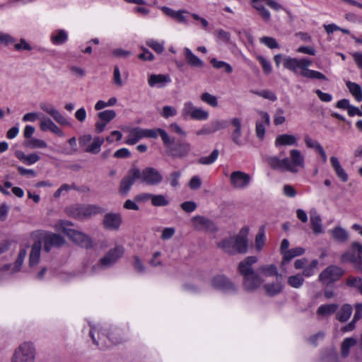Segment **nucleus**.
Listing matches in <instances>:
<instances>
[{
	"label": "nucleus",
	"instance_id": "2f4dec72",
	"mask_svg": "<svg viewBox=\"0 0 362 362\" xmlns=\"http://www.w3.org/2000/svg\"><path fill=\"white\" fill-rule=\"evenodd\" d=\"M352 313V307L349 304H344L337 313L336 318L341 322H346Z\"/></svg>",
	"mask_w": 362,
	"mask_h": 362
},
{
	"label": "nucleus",
	"instance_id": "09e8293b",
	"mask_svg": "<svg viewBox=\"0 0 362 362\" xmlns=\"http://www.w3.org/2000/svg\"><path fill=\"white\" fill-rule=\"evenodd\" d=\"M211 64L215 69H223L227 74H230L233 71V68L229 64L223 61H218L216 58L211 59Z\"/></svg>",
	"mask_w": 362,
	"mask_h": 362
},
{
	"label": "nucleus",
	"instance_id": "1a4fd4ad",
	"mask_svg": "<svg viewBox=\"0 0 362 362\" xmlns=\"http://www.w3.org/2000/svg\"><path fill=\"white\" fill-rule=\"evenodd\" d=\"M252 4L265 21H269L271 17L270 12L264 7L265 4L276 11L284 9L281 4L274 0H252Z\"/></svg>",
	"mask_w": 362,
	"mask_h": 362
},
{
	"label": "nucleus",
	"instance_id": "7c9ffc66",
	"mask_svg": "<svg viewBox=\"0 0 362 362\" xmlns=\"http://www.w3.org/2000/svg\"><path fill=\"white\" fill-rule=\"evenodd\" d=\"M297 139L295 136L291 134H281L279 135L275 140L276 146H293L296 145Z\"/></svg>",
	"mask_w": 362,
	"mask_h": 362
},
{
	"label": "nucleus",
	"instance_id": "9b49d317",
	"mask_svg": "<svg viewBox=\"0 0 362 362\" xmlns=\"http://www.w3.org/2000/svg\"><path fill=\"white\" fill-rule=\"evenodd\" d=\"M344 273V272L341 267L337 265H330L320 274L319 280L324 283L332 284L339 280Z\"/></svg>",
	"mask_w": 362,
	"mask_h": 362
},
{
	"label": "nucleus",
	"instance_id": "c9c22d12",
	"mask_svg": "<svg viewBox=\"0 0 362 362\" xmlns=\"http://www.w3.org/2000/svg\"><path fill=\"white\" fill-rule=\"evenodd\" d=\"M346 86L348 88L351 94L354 97L355 100L358 102L362 100V88L356 83L348 81L346 83Z\"/></svg>",
	"mask_w": 362,
	"mask_h": 362
},
{
	"label": "nucleus",
	"instance_id": "5701e85b",
	"mask_svg": "<svg viewBox=\"0 0 362 362\" xmlns=\"http://www.w3.org/2000/svg\"><path fill=\"white\" fill-rule=\"evenodd\" d=\"M284 287V284L278 280L276 281L267 283L263 285L265 293L269 297H274L280 294L283 291Z\"/></svg>",
	"mask_w": 362,
	"mask_h": 362
},
{
	"label": "nucleus",
	"instance_id": "13d9d810",
	"mask_svg": "<svg viewBox=\"0 0 362 362\" xmlns=\"http://www.w3.org/2000/svg\"><path fill=\"white\" fill-rule=\"evenodd\" d=\"M146 45L153 49L156 52L160 54L164 50V42H160L153 39H149L146 42Z\"/></svg>",
	"mask_w": 362,
	"mask_h": 362
},
{
	"label": "nucleus",
	"instance_id": "473e14b6",
	"mask_svg": "<svg viewBox=\"0 0 362 362\" xmlns=\"http://www.w3.org/2000/svg\"><path fill=\"white\" fill-rule=\"evenodd\" d=\"M338 309L336 303L321 305L317 310V315L319 316H330L335 313Z\"/></svg>",
	"mask_w": 362,
	"mask_h": 362
},
{
	"label": "nucleus",
	"instance_id": "e2e57ef3",
	"mask_svg": "<svg viewBox=\"0 0 362 362\" xmlns=\"http://www.w3.org/2000/svg\"><path fill=\"white\" fill-rule=\"evenodd\" d=\"M317 264L318 261L317 259H313L308 267H304L303 274L301 275L306 277L313 276L315 273V269H316Z\"/></svg>",
	"mask_w": 362,
	"mask_h": 362
},
{
	"label": "nucleus",
	"instance_id": "69168bd1",
	"mask_svg": "<svg viewBox=\"0 0 362 362\" xmlns=\"http://www.w3.org/2000/svg\"><path fill=\"white\" fill-rule=\"evenodd\" d=\"M304 141L308 148L314 149L315 151H317L322 147L318 141L311 139L308 135L305 136Z\"/></svg>",
	"mask_w": 362,
	"mask_h": 362
},
{
	"label": "nucleus",
	"instance_id": "423d86ee",
	"mask_svg": "<svg viewBox=\"0 0 362 362\" xmlns=\"http://www.w3.org/2000/svg\"><path fill=\"white\" fill-rule=\"evenodd\" d=\"M35 356L36 349L33 343L25 341L14 350L11 362H35Z\"/></svg>",
	"mask_w": 362,
	"mask_h": 362
},
{
	"label": "nucleus",
	"instance_id": "f704fd0d",
	"mask_svg": "<svg viewBox=\"0 0 362 362\" xmlns=\"http://www.w3.org/2000/svg\"><path fill=\"white\" fill-rule=\"evenodd\" d=\"M300 75L303 77L311 79L328 80L327 76L322 73L315 70L309 69L308 67L303 69L300 71Z\"/></svg>",
	"mask_w": 362,
	"mask_h": 362
},
{
	"label": "nucleus",
	"instance_id": "a878e982",
	"mask_svg": "<svg viewBox=\"0 0 362 362\" xmlns=\"http://www.w3.org/2000/svg\"><path fill=\"white\" fill-rule=\"evenodd\" d=\"M330 163L338 178L343 182H347L349 180L348 174L341 167L338 158L335 156H332L330 158Z\"/></svg>",
	"mask_w": 362,
	"mask_h": 362
},
{
	"label": "nucleus",
	"instance_id": "20e7f679",
	"mask_svg": "<svg viewBox=\"0 0 362 362\" xmlns=\"http://www.w3.org/2000/svg\"><path fill=\"white\" fill-rule=\"evenodd\" d=\"M31 237L40 241L44 245V250L49 252L52 247H59L65 243L64 238L55 233H49L45 230H35L31 233Z\"/></svg>",
	"mask_w": 362,
	"mask_h": 362
},
{
	"label": "nucleus",
	"instance_id": "39448f33",
	"mask_svg": "<svg viewBox=\"0 0 362 362\" xmlns=\"http://www.w3.org/2000/svg\"><path fill=\"white\" fill-rule=\"evenodd\" d=\"M124 254V248L122 246H117L114 249L110 250L106 255L101 258L98 264H94L90 268L86 266L85 272L88 274H95L98 269L108 268L114 264L117 260Z\"/></svg>",
	"mask_w": 362,
	"mask_h": 362
},
{
	"label": "nucleus",
	"instance_id": "de8ad7c7",
	"mask_svg": "<svg viewBox=\"0 0 362 362\" xmlns=\"http://www.w3.org/2000/svg\"><path fill=\"white\" fill-rule=\"evenodd\" d=\"M304 281V278L300 274L290 276L287 279L288 284L295 288L301 287Z\"/></svg>",
	"mask_w": 362,
	"mask_h": 362
},
{
	"label": "nucleus",
	"instance_id": "603ef678",
	"mask_svg": "<svg viewBox=\"0 0 362 362\" xmlns=\"http://www.w3.org/2000/svg\"><path fill=\"white\" fill-rule=\"evenodd\" d=\"M100 120L105 122L107 124L116 117V112L113 110H107L100 112L98 114Z\"/></svg>",
	"mask_w": 362,
	"mask_h": 362
},
{
	"label": "nucleus",
	"instance_id": "c03bdc74",
	"mask_svg": "<svg viewBox=\"0 0 362 362\" xmlns=\"http://www.w3.org/2000/svg\"><path fill=\"white\" fill-rule=\"evenodd\" d=\"M141 139V128L136 127L129 132L128 138L125 143L129 145H134Z\"/></svg>",
	"mask_w": 362,
	"mask_h": 362
},
{
	"label": "nucleus",
	"instance_id": "052dcab7",
	"mask_svg": "<svg viewBox=\"0 0 362 362\" xmlns=\"http://www.w3.org/2000/svg\"><path fill=\"white\" fill-rule=\"evenodd\" d=\"M257 58L262 66L264 74L266 75L270 74L272 71V66L270 62L263 56H258Z\"/></svg>",
	"mask_w": 362,
	"mask_h": 362
},
{
	"label": "nucleus",
	"instance_id": "a211bd4d",
	"mask_svg": "<svg viewBox=\"0 0 362 362\" xmlns=\"http://www.w3.org/2000/svg\"><path fill=\"white\" fill-rule=\"evenodd\" d=\"M227 127V122L224 120H214L204 125L200 129L196 131L197 136L209 135L224 129Z\"/></svg>",
	"mask_w": 362,
	"mask_h": 362
},
{
	"label": "nucleus",
	"instance_id": "f257e3e1",
	"mask_svg": "<svg viewBox=\"0 0 362 362\" xmlns=\"http://www.w3.org/2000/svg\"><path fill=\"white\" fill-rule=\"evenodd\" d=\"M290 158L280 159L277 156L270 157L267 159V163L271 168L281 172L298 173L299 168H304L305 159L299 150L290 151Z\"/></svg>",
	"mask_w": 362,
	"mask_h": 362
},
{
	"label": "nucleus",
	"instance_id": "f3484780",
	"mask_svg": "<svg viewBox=\"0 0 362 362\" xmlns=\"http://www.w3.org/2000/svg\"><path fill=\"white\" fill-rule=\"evenodd\" d=\"M141 134L142 138H153L156 139L160 135L163 143L165 146H168L171 144V137L168 134L162 129H141Z\"/></svg>",
	"mask_w": 362,
	"mask_h": 362
},
{
	"label": "nucleus",
	"instance_id": "680f3d73",
	"mask_svg": "<svg viewBox=\"0 0 362 362\" xmlns=\"http://www.w3.org/2000/svg\"><path fill=\"white\" fill-rule=\"evenodd\" d=\"M193 119L194 120L205 121L209 118V112L204 110L201 107H196L194 112Z\"/></svg>",
	"mask_w": 362,
	"mask_h": 362
},
{
	"label": "nucleus",
	"instance_id": "412c9836",
	"mask_svg": "<svg viewBox=\"0 0 362 362\" xmlns=\"http://www.w3.org/2000/svg\"><path fill=\"white\" fill-rule=\"evenodd\" d=\"M259 115L261 119L256 122L255 132L257 138L262 140L264 137L266 127L270 124V117L269 114L264 111H260Z\"/></svg>",
	"mask_w": 362,
	"mask_h": 362
},
{
	"label": "nucleus",
	"instance_id": "58836bf2",
	"mask_svg": "<svg viewBox=\"0 0 362 362\" xmlns=\"http://www.w3.org/2000/svg\"><path fill=\"white\" fill-rule=\"evenodd\" d=\"M219 156V151L214 149L209 156H201L197 162L200 165H209L216 162Z\"/></svg>",
	"mask_w": 362,
	"mask_h": 362
},
{
	"label": "nucleus",
	"instance_id": "4c0bfd02",
	"mask_svg": "<svg viewBox=\"0 0 362 362\" xmlns=\"http://www.w3.org/2000/svg\"><path fill=\"white\" fill-rule=\"evenodd\" d=\"M232 124L235 127V130L233 131L232 134V139L234 143H235L238 145H243V142L241 139V132H240V121L237 119L234 118L232 120Z\"/></svg>",
	"mask_w": 362,
	"mask_h": 362
},
{
	"label": "nucleus",
	"instance_id": "f8f14e48",
	"mask_svg": "<svg viewBox=\"0 0 362 362\" xmlns=\"http://www.w3.org/2000/svg\"><path fill=\"white\" fill-rule=\"evenodd\" d=\"M139 180L149 185H157L163 180V176L156 168L149 167L139 170Z\"/></svg>",
	"mask_w": 362,
	"mask_h": 362
},
{
	"label": "nucleus",
	"instance_id": "37998d69",
	"mask_svg": "<svg viewBox=\"0 0 362 362\" xmlns=\"http://www.w3.org/2000/svg\"><path fill=\"white\" fill-rule=\"evenodd\" d=\"M346 285L356 288L362 295V277L349 276L346 280Z\"/></svg>",
	"mask_w": 362,
	"mask_h": 362
},
{
	"label": "nucleus",
	"instance_id": "4be33fe9",
	"mask_svg": "<svg viewBox=\"0 0 362 362\" xmlns=\"http://www.w3.org/2000/svg\"><path fill=\"white\" fill-rule=\"evenodd\" d=\"M40 127L42 131H50L59 136H64V134L62 129L59 128L50 118L45 116H42L40 118Z\"/></svg>",
	"mask_w": 362,
	"mask_h": 362
},
{
	"label": "nucleus",
	"instance_id": "c756f323",
	"mask_svg": "<svg viewBox=\"0 0 362 362\" xmlns=\"http://www.w3.org/2000/svg\"><path fill=\"white\" fill-rule=\"evenodd\" d=\"M15 155L22 163L28 165H33L40 160V156L36 153L26 155L21 151H17Z\"/></svg>",
	"mask_w": 362,
	"mask_h": 362
},
{
	"label": "nucleus",
	"instance_id": "aec40b11",
	"mask_svg": "<svg viewBox=\"0 0 362 362\" xmlns=\"http://www.w3.org/2000/svg\"><path fill=\"white\" fill-rule=\"evenodd\" d=\"M160 10L165 13L166 16L171 17L174 20H175L177 22L183 23V24H188V20L185 14H190L189 11L187 10H178V11H174L172 8L167 7V6H162L160 8Z\"/></svg>",
	"mask_w": 362,
	"mask_h": 362
},
{
	"label": "nucleus",
	"instance_id": "864d4df0",
	"mask_svg": "<svg viewBox=\"0 0 362 362\" xmlns=\"http://www.w3.org/2000/svg\"><path fill=\"white\" fill-rule=\"evenodd\" d=\"M169 201L163 194H153L151 204L154 206H165L168 205Z\"/></svg>",
	"mask_w": 362,
	"mask_h": 362
},
{
	"label": "nucleus",
	"instance_id": "4468645a",
	"mask_svg": "<svg viewBox=\"0 0 362 362\" xmlns=\"http://www.w3.org/2000/svg\"><path fill=\"white\" fill-rule=\"evenodd\" d=\"M192 227L199 231L212 233L217 230L215 223L204 216H195L191 219Z\"/></svg>",
	"mask_w": 362,
	"mask_h": 362
},
{
	"label": "nucleus",
	"instance_id": "6ab92c4d",
	"mask_svg": "<svg viewBox=\"0 0 362 362\" xmlns=\"http://www.w3.org/2000/svg\"><path fill=\"white\" fill-rule=\"evenodd\" d=\"M122 223V216L119 214L108 213L104 216L103 224L105 229L117 230Z\"/></svg>",
	"mask_w": 362,
	"mask_h": 362
},
{
	"label": "nucleus",
	"instance_id": "7ed1b4c3",
	"mask_svg": "<svg viewBox=\"0 0 362 362\" xmlns=\"http://www.w3.org/2000/svg\"><path fill=\"white\" fill-rule=\"evenodd\" d=\"M72 223L68 221L60 220L56 225L55 228L57 230L62 231L74 243L81 247L89 248L92 247V240L85 233L74 230L71 228Z\"/></svg>",
	"mask_w": 362,
	"mask_h": 362
},
{
	"label": "nucleus",
	"instance_id": "338daca9",
	"mask_svg": "<svg viewBox=\"0 0 362 362\" xmlns=\"http://www.w3.org/2000/svg\"><path fill=\"white\" fill-rule=\"evenodd\" d=\"M181 176V173L178 171L172 172L169 177H168V180L170 185L173 187H177L179 186V179Z\"/></svg>",
	"mask_w": 362,
	"mask_h": 362
},
{
	"label": "nucleus",
	"instance_id": "6e6d98bb",
	"mask_svg": "<svg viewBox=\"0 0 362 362\" xmlns=\"http://www.w3.org/2000/svg\"><path fill=\"white\" fill-rule=\"evenodd\" d=\"M251 92L258 96L262 97L272 102H274L277 100L276 94L273 91L269 90H262L257 91L252 90Z\"/></svg>",
	"mask_w": 362,
	"mask_h": 362
},
{
	"label": "nucleus",
	"instance_id": "49530a36",
	"mask_svg": "<svg viewBox=\"0 0 362 362\" xmlns=\"http://www.w3.org/2000/svg\"><path fill=\"white\" fill-rule=\"evenodd\" d=\"M259 272L267 277L268 276H276L278 277L279 274L277 268L274 264L263 265L259 267Z\"/></svg>",
	"mask_w": 362,
	"mask_h": 362
},
{
	"label": "nucleus",
	"instance_id": "79ce46f5",
	"mask_svg": "<svg viewBox=\"0 0 362 362\" xmlns=\"http://www.w3.org/2000/svg\"><path fill=\"white\" fill-rule=\"evenodd\" d=\"M238 270L244 278V286L247 289V281L249 278V257H245L243 261L240 262Z\"/></svg>",
	"mask_w": 362,
	"mask_h": 362
},
{
	"label": "nucleus",
	"instance_id": "3c124183",
	"mask_svg": "<svg viewBox=\"0 0 362 362\" xmlns=\"http://www.w3.org/2000/svg\"><path fill=\"white\" fill-rule=\"evenodd\" d=\"M25 145L31 148H45L47 147V143L42 139L32 138L25 142Z\"/></svg>",
	"mask_w": 362,
	"mask_h": 362
},
{
	"label": "nucleus",
	"instance_id": "0e129e2a",
	"mask_svg": "<svg viewBox=\"0 0 362 362\" xmlns=\"http://www.w3.org/2000/svg\"><path fill=\"white\" fill-rule=\"evenodd\" d=\"M201 100L212 107H216L218 105L216 97L209 93H202L201 95Z\"/></svg>",
	"mask_w": 362,
	"mask_h": 362
},
{
	"label": "nucleus",
	"instance_id": "a19ab883",
	"mask_svg": "<svg viewBox=\"0 0 362 362\" xmlns=\"http://www.w3.org/2000/svg\"><path fill=\"white\" fill-rule=\"evenodd\" d=\"M357 340L354 337H348L344 339L341 346V356L344 358L348 356L350 348L355 346Z\"/></svg>",
	"mask_w": 362,
	"mask_h": 362
},
{
	"label": "nucleus",
	"instance_id": "ea45409f",
	"mask_svg": "<svg viewBox=\"0 0 362 362\" xmlns=\"http://www.w3.org/2000/svg\"><path fill=\"white\" fill-rule=\"evenodd\" d=\"M103 142V138L100 136L95 137L92 143H90V144L86 146L85 151L88 153L96 154L100 151V147Z\"/></svg>",
	"mask_w": 362,
	"mask_h": 362
},
{
	"label": "nucleus",
	"instance_id": "dca6fc26",
	"mask_svg": "<svg viewBox=\"0 0 362 362\" xmlns=\"http://www.w3.org/2000/svg\"><path fill=\"white\" fill-rule=\"evenodd\" d=\"M311 61L306 58L297 59L287 57L284 59V66L294 73L297 72V69H303L310 66Z\"/></svg>",
	"mask_w": 362,
	"mask_h": 362
},
{
	"label": "nucleus",
	"instance_id": "ddd939ff",
	"mask_svg": "<svg viewBox=\"0 0 362 362\" xmlns=\"http://www.w3.org/2000/svg\"><path fill=\"white\" fill-rule=\"evenodd\" d=\"M172 142L168 146H165L168 151L170 156L175 158H181L187 156L191 151V145L188 142H176L173 145L174 139H172Z\"/></svg>",
	"mask_w": 362,
	"mask_h": 362
},
{
	"label": "nucleus",
	"instance_id": "f03ea898",
	"mask_svg": "<svg viewBox=\"0 0 362 362\" xmlns=\"http://www.w3.org/2000/svg\"><path fill=\"white\" fill-rule=\"evenodd\" d=\"M248 229L243 228L235 236L226 238L218 243V247L225 252L234 255L246 253L247 250Z\"/></svg>",
	"mask_w": 362,
	"mask_h": 362
},
{
	"label": "nucleus",
	"instance_id": "a18cd8bd",
	"mask_svg": "<svg viewBox=\"0 0 362 362\" xmlns=\"http://www.w3.org/2000/svg\"><path fill=\"white\" fill-rule=\"evenodd\" d=\"M332 235L333 238L339 242H345L348 239L347 232L340 226L334 228Z\"/></svg>",
	"mask_w": 362,
	"mask_h": 362
},
{
	"label": "nucleus",
	"instance_id": "9d476101",
	"mask_svg": "<svg viewBox=\"0 0 362 362\" xmlns=\"http://www.w3.org/2000/svg\"><path fill=\"white\" fill-rule=\"evenodd\" d=\"M139 169L137 168H132L120 181L118 192L121 196L125 197L128 194L132 189V185L136 180H139Z\"/></svg>",
	"mask_w": 362,
	"mask_h": 362
},
{
	"label": "nucleus",
	"instance_id": "2eb2a0df",
	"mask_svg": "<svg viewBox=\"0 0 362 362\" xmlns=\"http://www.w3.org/2000/svg\"><path fill=\"white\" fill-rule=\"evenodd\" d=\"M230 186L235 189H243L249 183V175L242 171H233L229 176Z\"/></svg>",
	"mask_w": 362,
	"mask_h": 362
},
{
	"label": "nucleus",
	"instance_id": "4d7b16f0",
	"mask_svg": "<svg viewBox=\"0 0 362 362\" xmlns=\"http://www.w3.org/2000/svg\"><path fill=\"white\" fill-rule=\"evenodd\" d=\"M259 41L261 43L264 44L269 49H273L276 48H279V43L277 42L276 39H274L272 37L264 36L259 39Z\"/></svg>",
	"mask_w": 362,
	"mask_h": 362
},
{
	"label": "nucleus",
	"instance_id": "0eeeda50",
	"mask_svg": "<svg viewBox=\"0 0 362 362\" xmlns=\"http://www.w3.org/2000/svg\"><path fill=\"white\" fill-rule=\"evenodd\" d=\"M114 335V334H111L110 336H107L104 331L98 327H91L90 330V336L93 343L101 349L108 348L112 344H116L119 342L118 339Z\"/></svg>",
	"mask_w": 362,
	"mask_h": 362
},
{
	"label": "nucleus",
	"instance_id": "e433bc0d",
	"mask_svg": "<svg viewBox=\"0 0 362 362\" xmlns=\"http://www.w3.org/2000/svg\"><path fill=\"white\" fill-rule=\"evenodd\" d=\"M67 39V33L64 30H57L50 36L51 42L54 45H62L66 42Z\"/></svg>",
	"mask_w": 362,
	"mask_h": 362
},
{
	"label": "nucleus",
	"instance_id": "bb28decb",
	"mask_svg": "<svg viewBox=\"0 0 362 362\" xmlns=\"http://www.w3.org/2000/svg\"><path fill=\"white\" fill-rule=\"evenodd\" d=\"M41 247V242L37 241V240H35V243L32 245L31 251L29 255L30 267H35L38 264L40 257Z\"/></svg>",
	"mask_w": 362,
	"mask_h": 362
},
{
	"label": "nucleus",
	"instance_id": "6e6552de",
	"mask_svg": "<svg viewBox=\"0 0 362 362\" xmlns=\"http://www.w3.org/2000/svg\"><path fill=\"white\" fill-rule=\"evenodd\" d=\"M66 214L77 219H85L100 212V208L95 205L75 204L66 209Z\"/></svg>",
	"mask_w": 362,
	"mask_h": 362
},
{
	"label": "nucleus",
	"instance_id": "5fc2aeb1",
	"mask_svg": "<svg viewBox=\"0 0 362 362\" xmlns=\"http://www.w3.org/2000/svg\"><path fill=\"white\" fill-rule=\"evenodd\" d=\"M27 251L25 248H21L19 251L18 257L16 260V262L14 264V267L13 269V272H18L22 267L24 259L26 257Z\"/></svg>",
	"mask_w": 362,
	"mask_h": 362
},
{
	"label": "nucleus",
	"instance_id": "8fccbe9b",
	"mask_svg": "<svg viewBox=\"0 0 362 362\" xmlns=\"http://www.w3.org/2000/svg\"><path fill=\"white\" fill-rule=\"evenodd\" d=\"M311 228L315 234L322 233V220L319 215L310 216Z\"/></svg>",
	"mask_w": 362,
	"mask_h": 362
},
{
	"label": "nucleus",
	"instance_id": "b1692460",
	"mask_svg": "<svg viewBox=\"0 0 362 362\" xmlns=\"http://www.w3.org/2000/svg\"><path fill=\"white\" fill-rule=\"evenodd\" d=\"M170 81V77L167 75L151 74L148 79V83L151 87L163 88Z\"/></svg>",
	"mask_w": 362,
	"mask_h": 362
},
{
	"label": "nucleus",
	"instance_id": "bf43d9fd",
	"mask_svg": "<svg viewBox=\"0 0 362 362\" xmlns=\"http://www.w3.org/2000/svg\"><path fill=\"white\" fill-rule=\"evenodd\" d=\"M262 283L263 279L256 274L252 268L250 267V290L258 288Z\"/></svg>",
	"mask_w": 362,
	"mask_h": 362
},
{
	"label": "nucleus",
	"instance_id": "393cba45",
	"mask_svg": "<svg viewBox=\"0 0 362 362\" xmlns=\"http://www.w3.org/2000/svg\"><path fill=\"white\" fill-rule=\"evenodd\" d=\"M212 285L214 288L224 291L233 290V284L224 276H217L212 280Z\"/></svg>",
	"mask_w": 362,
	"mask_h": 362
},
{
	"label": "nucleus",
	"instance_id": "cd10ccee",
	"mask_svg": "<svg viewBox=\"0 0 362 362\" xmlns=\"http://www.w3.org/2000/svg\"><path fill=\"white\" fill-rule=\"evenodd\" d=\"M267 240L265 234V226L262 225L259 228L258 232L255 236V249L257 252L262 250Z\"/></svg>",
	"mask_w": 362,
	"mask_h": 362
},
{
	"label": "nucleus",
	"instance_id": "774afa93",
	"mask_svg": "<svg viewBox=\"0 0 362 362\" xmlns=\"http://www.w3.org/2000/svg\"><path fill=\"white\" fill-rule=\"evenodd\" d=\"M161 116L164 118H169L177 115V110L175 107L170 105H165L163 107Z\"/></svg>",
	"mask_w": 362,
	"mask_h": 362
},
{
	"label": "nucleus",
	"instance_id": "c85d7f7f",
	"mask_svg": "<svg viewBox=\"0 0 362 362\" xmlns=\"http://www.w3.org/2000/svg\"><path fill=\"white\" fill-rule=\"evenodd\" d=\"M184 56L189 65L194 67L202 68L204 62L198 58L189 48L184 49Z\"/></svg>",
	"mask_w": 362,
	"mask_h": 362
},
{
	"label": "nucleus",
	"instance_id": "72a5a7b5",
	"mask_svg": "<svg viewBox=\"0 0 362 362\" xmlns=\"http://www.w3.org/2000/svg\"><path fill=\"white\" fill-rule=\"evenodd\" d=\"M195 108L196 106H194L192 102L187 101L184 103L180 112L182 119L185 120L192 119Z\"/></svg>",
	"mask_w": 362,
	"mask_h": 362
}]
</instances>
